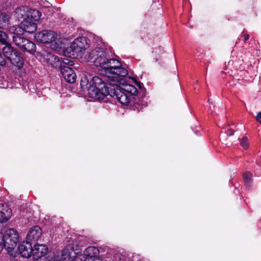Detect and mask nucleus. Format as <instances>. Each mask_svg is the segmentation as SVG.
<instances>
[{
    "mask_svg": "<svg viewBox=\"0 0 261 261\" xmlns=\"http://www.w3.org/2000/svg\"><path fill=\"white\" fill-rule=\"evenodd\" d=\"M128 74L127 70L122 67L120 61L110 58L104 69V75L112 84H121L124 77Z\"/></svg>",
    "mask_w": 261,
    "mask_h": 261,
    "instance_id": "nucleus-1",
    "label": "nucleus"
},
{
    "mask_svg": "<svg viewBox=\"0 0 261 261\" xmlns=\"http://www.w3.org/2000/svg\"><path fill=\"white\" fill-rule=\"evenodd\" d=\"M89 57L90 59H94V63L96 66L100 67L103 69L110 58L108 57L104 48L101 46L96 47L90 52Z\"/></svg>",
    "mask_w": 261,
    "mask_h": 261,
    "instance_id": "nucleus-2",
    "label": "nucleus"
},
{
    "mask_svg": "<svg viewBox=\"0 0 261 261\" xmlns=\"http://www.w3.org/2000/svg\"><path fill=\"white\" fill-rule=\"evenodd\" d=\"M2 237L5 244V249L8 253L11 252L17 246L18 242L19 234L14 228L7 230Z\"/></svg>",
    "mask_w": 261,
    "mask_h": 261,
    "instance_id": "nucleus-3",
    "label": "nucleus"
},
{
    "mask_svg": "<svg viewBox=\"0 0 261 261\" xmlns=\"http://www.w3.org/2000/svg\"><path fill=\"white\" fill-rule=\"evenodd\" d=\"M57 34L53 31L44 30L36 33L34 38L36 41L42 43H51V48H57L59 44L57 43Z\"/></svg>",
    "mask_w": 261,
    "mask_h": 261,
    "instance_id": "nucleus-4",
    "label": "nucleus"
},
{
    "mask_svg": "<svg viewBox=\"0 0 261 261\" xmlns=\"http://www.w3.org/2000/svg\"><path fill=\"white\" fill-rule=\"evenodd\" d=\"M13 42L22 51L33 54L36 50V45L31 41L19 35H15L12 38Z\"/></svg>",
    "mask_w": 261,
    "mask_h": 261,
    "instance_id": "nucleus-5",
    "label": "nucleus"
},
{
    "mask_svg": "<svg viewBox=\"0 0 261 261\" xmlns=\"http://www.w3.org/2000/svg\"><path fill=\"white\" fill-rule=\"evenodd\" d=\"M99 249L93 246L87 247L84 251V253L76 258L75 261H103L99 256Z\"/></svg>",
    "mask_w": 261,
    "mask_h": 261,
    "instance_id": "nucleus-6",
    "label": "nucleus"
},
{
    "mask_svg": "<svg viewBox=\"0 0 261 261\" xmlns=\"http://www.w3.org/2000/svg\"><path fill=\"white\" fill-rule=\"evenodd\" d=\"M109 95L112 97L115 96L120 103L124 105H127L130 100L129 95L118 86H114L109 90Z\"/></svg>",
    "mask_w": 261,
    "mask_h": 261,
    "instance_id": "nucleus-7",
    "label": "nucleus"
},
{
    "mask_svg": "<svg viewBox=\"0 0 261 261\" xmlns=\"http://www.w3.org/2000/svg\"><path fill=\"white\" fill-rule=\"evenodd\" d=\"M81 251L77 246L74 248L73 245L67 246L62 251L61 259L62 261H75L76 258H80L76 255Z\"/></svg>",
    "mask_w": 261,
    "mask_h": 261,
    "instance_id": "nucleus-8",
    "label": "nucleus"
},
{
    "mask_svg": "<svg viewBox=\"0 0 261 261\" xmlns=\"http://www.w3.org/2000/svg\"><path fill=\"white\" fill-rule=\"evenodd\" d=\"M8 39V35L5 32L0 31V42L5 45V46L2 48L3 56L4 58L5 57L7 59L12 55V54L16 49L9 42Z\"/></svg>",
    "mask_w": 261,
    "mask_h": 261,
    "instance_id": "nucleus-9",
    "label": "nucleus"
},
{
    "mask_svg": "<svg viewBox=\"0 0 261 261\" xmlns=\"http://www.w3.org/2000/svg\"><path fill=\"white\" fill-rule=\"evenodd\" d=\"M87 88V94L91 98V100H102L109 96L108 89H105V91H101L100 89L91 85Z\"/></svg>",
    "mask_w": 261,
    "mask_h": 261,
    "instance_id": "nucleus-10",
    "label": "nucleus"
},
{
    "mask_svg": "<svg viewBox=\"0 0 261 261\" xmlns=\"http://www.w3.org/2000/svg\"><path fill=\"white\" fill-rule=\"evenodd\" d=\"M119 85H121V87H119L122 90H123L125 92L127 93L128 95H136L139 92V94L141 95V96H144L145 95L144 89L142 88L143 85L140 83H137V86L139 88V91H138V90L136 87H135L133 85L124 83L123 82V79L121 81V84L120 83L117 85H115V86H118Z\"/></svg>",
    "mask_w": 261,
    "mask_h": 261,
    "instance_id": "nucleus-11",
    "label": "nucleus"
},
{
    "mask_svg": "<svg viewBox=\"0 0 261 261\" xmlns=\"http://www.w3.org/2000/svg\"><path fill=\"white\" fill-rule=\"evenodd\" d=\"M88 47V40L86 37H82L74 40L70 46V48L74 53H83Z\"/></svg>",
    "mask_w": 261,
    "mask_h": 261,
    "instance_id": "nucleus-12",
    "label": "nucleus"
},
{
    "mask_svg": "<svg viewBox=\"0 0 261 261\" xmlns=\"http://www.w3.org/2000/svg\"><path fill=\"white\" fill-rule=\"evenodd\" d=\"M34 247L32 251V257L33 259L38 260L43 257H45L47 254L48 248L47 246L43 244L35 243L33 244Z\"/></svg>",
    "mask_w": 261,
    "mask_h": 261,
    "instance_id": "nucleus-13",
    "label": "nucleus"
},
{
    "mask_svg": "<svg viewBox=\"0 0 261 261\" xmlns=\"http://www.w3.org/2000/svg\"><path fill=\"white\" fill-rule=\"evenodd\" d=\"M42 233V229L39 226H34L28 231L26 240L32 244L37 243L36 242L41 236Z\"/></svg>",
    "mask_w": 261,
    "mask_h": 261,
    "instance_id": "nucleus-14",
    "label": "nucleus"
},
{
    "mask_svg": "<svg viewBox=\"0 0 261 261\" xmlns=\"http://www.w3.org/2000/svg\"><path fill=\"white\" fill-rule=\"evenodd\" d=\"M105 75L102 78L97 76H95L92 78V82L93 86L97 87L101 90V91H105V89H108L110 90L112 88L113 86L117 85L118 84H112L113 82L109 80V83H105Z\"/></svg>",
    "mask_w": 261,
    "mask_h": 261,
    "instance_id": "nucleus-15",
    "label": "nucleus"
},
{
    "mask_svg": "<svg viewBox=\"0 0 261 261\" xmlns=\"http://www.w3.org/2000/svg\"><path fill=\"white\" fill-rule=\"evenodd\" d=\"M44 62L48 65L54 68H58L62 66L61 59L50 53H45L43 54Z\"/></svg>",
    "mask_w": 261,
    "mask_h": 261,
    "instance_id": "nucleus-16",
    "label": "nucleus"
},
{
    "mask_svg": "<svg viewBox=\"0 0 261 261\" xmlns=\"http://www.w3.org/2000/svg\"><path fill=\"white\" fill-rule=\"evenodd\" d=\"M33 244L27 241H23L18 245V249L21 256L28 258L32 255Z\"/></svg>",
    "mask_w": 261,
    "mask_h": 261,
    "instance_id": "nucleus-17",
    "label": "nucleus"
},
{
    "mask_svg": "<svg viewBox=\"0 0 261 261\" xmlns=\"http://www.w3.org/2000/svg\"><path fill=\"white\" fill-rule=\"evenodd\" d=\"M12 210L6 203H0V223L7 222L12 216Z\"/></svg>",
    "mask_w": 261,
    "mask_h": 261,
    "instance_id": "nucleus-18",
    "label": "nucleus"
},
{
    "mask_svg": "<svg viewBox=\"0 0 261 261\" xmlns=\"http://www.w3.org/2000/svg\"><path fill=\"white\" fill-rule=\"evenodd\" d=\"M61 72L65 80L70 83H73L76 80V75L70 67H62Z\"/></svg>",
    "mask_w": 261,
    "mask_h": 261,
    "instance_id": "nucleus-19",
    "label": "nucleus"
},
{
    "mask_svg": "<svg viewBox=\"0 0 261 261\" xmlns=\"http://www.w3.org/2000/svg\"><path fill=\"white\" fill-rule=\"evenodd\" d=\"M8 59L10 60L13 65L18 68L21 67L23 64V59L20 56V53L16 49Z\"/></svg>",
    "mask_w": 261,
    "mask_h": 261,
    "instance_id": "nucleus-20",
    "label": "nucleus"
},
{
    "mask_svg": "<svg viewBox=\"0 0 261 261\" xmlns=\"http://www.w3.org/2000/svg\"><path fill=\"white\" fill-rule=\"evenodd\" d=\"M21 28L26 32L33 33L37 29V24L35 22L27 19L21 21Z\"/></svg>",
    "mask_w": 261,
    "mask_h": 261,
    "instance_id": "nucleus-21",
    "label": "nucleus"
},
{
    "mask_svg": "<svg viewBox=\"0 0 261 261\" xmlns=\"http://www.w3.org/2000/svg\"><path fill=\"white\" fill-rule=\"evenodd\" d=\"M10 13H1L0 14V29L7 30L10 25Z\"/></svg>",
    "mask_w": 261,
    "mask_h": 261,
    "instance_id": "nucleus-22",
    "label": "nucleus"
},
{
    "mask_svg": "<svg viewBox=\"0 0 261 261\" xmlns=\"http://www.w3.org/2000/svg\"><path fill=\"white\" fill-rule=\"evenodd\" d=\"M28 15V10H25L23 7L17 8L14 12L15 16L18 19V21H21L27 20Z\"/></svg>",
    "mask_w": 261,
    "mask_h": 261,
    "instance_id": "nucleus-23",
    "label": "nucleus"
},
{
    "mask_svg": "<svg viewBox=\"0 0 261 261\" xmlns=\"http://www.w3.org/2000/svg\"><path fill=\"white\" fill-rule=\"evenodd\" d=\"M41 16V13L36 9L31 10L27 15V19L33 22L38 21Z\"/></svg>",
    "mask_w": 261,
    "mask_h": 261,
    "instance_id": "nucleus-24",
    "label": "nucleus"
},
{
    "mask_svg": "<svg viewBox=\"0 0 261 261\" xmlns=\"http://www.w3.org/2000/svg\"><path fill=\"white\" fill-rule=\"evenodd\" d=\"M113 261H133L131 257L126 254L120 253L115 254L113 256Z\"/></svg>",
    "mask_w": 261,
    "mask_h": 261,
    "instance_id": "nucleus-25",
    "label": "nucleus"
},
{
    "mask_svg": "<svg viewBox=\"0 0 261 261\" xmlns=\"http://www.w3.org/2000/svg\"><path fill=\"white\" fill-rule=\"evenodd\" d=\"M252 173L249 171H247L243 174V180L245 185L249 187L252 182Z\"/></svg>",
    "mask_w": 261,
    "mask_h": 261,
    "instance_id": "nucleus-26",
    "label": "nucleus"
},
{
    "mask_svg": "<svg viewBox=\"0 0 261 261\" xmlns=\"http://www.w3.org/2000/svg\"><path fill=\"white\" fill-rule=\"evenodd\" d=\"M21 25L20 27H18L16 25H13L12 26H10L9 25V28L8 30L10 33L16 34L17 35L22 33V31L21 30Z\"/></svg>",
    "mask_w": 261,
    "mask_h": 261,
    "instance_id": "nucleus-27",
    "label": "nucleus"
},
{
    "mask_svg": "<svg viewBox=\"0 0 261 261\" xmlns=\"http://www.w3.org/2000/svg\"><path fill=\"white\" fill-rule=\"evenodd\" d=\"M240 145L245 149H247L249 147L248 140L247 137H243L240 141Z\"/></svg>",
    "mask_w": 261,
    "mask_h": 261,
    "instance_id": "nucleus-28",
    "label": "nucleus"
},
{
    "mask_svg": "<svg viewBox=\"0 0 261 261\" xmlns=\"http://www.w3.org/2000/svg\"><path fill=\"white\" fill-rule=\"evenodd\" d=\"M61 62H62V66H60V70L61 69L62 67H68L66 65H72V63H73L72 61L70 60L67 58L61 59Z\"/></svg>",
    "mask_w": 261,
    "mask_h": 261,
    "instance_id": "nucleus-29",
    "label": "nucleus"
},
{
    "mask_svg": "<svg viewBox=\"0 0 261 261\" xmlns=\"http://www.w3.org/2000/svg\"><path fill=\"white\" fill-rule=\"evenodd\" d=\"M2 237V232H0V253L3 251V249L5 248V244L4 243V240Z\"/></svg>",
    "mask_w": 261,
    "mask_h": 261,
    "instance_id": "nucleus-30",
    "label": "nucleus"
},
{
    "mask_svg": "<svg viewBox=\"0 0 261 261\" xmlns=\"http://www.w3.org/2000/svg\"><path fill=\"white\" fill-rule=\"evenodd\" d=\"M234 131L233 129L229 128L227 130L225 131V133L227 135L228 137L232 136L234 134Z\"/></svg>",
    "mask_w": 261,
    "mask_h": 261,
    "instance_id": "nucleus-31",
    "label": "nucleus"
},
{
    "mask_svg": "<svg viewBox=\"0 0 261 261\" xmlns=\"http://www.w3.org/2000/svg\"><path fill=\"white\" fill-rule=\"evenodd\" d=\"M255 118L257 121L261 123V115H256Z\"/></svg>",
    "mask_w": 261,
    "mask_h": 261,
    "instance_id": "nucleus-32",
    "label": "nucleus"
},
{
    "mask_svg": "<svg viewBox=\"0 0 261 261\" xmlns=\"http://www.w3.org/2000/svg\"><path fill=\"white\" fill-rule=\"evenodd\" d=\"M249 38V35H245L244 36V41H246Z\"/></svg>",
    "mask_w": 261,
    "mask_h": 261,
    "instance_id": "nucleus-33",
    "label": "nucleus"
},
{
    "mask_svg": "<svg viewBox=\"0 0 261 261\" xmlns=\"http://www.w3.org/2000/svg\"><path fill=\"white\" fill-rule=\"evenodd\" d=\"M48 261H60L59 260H56L55 259L49 260Z\"/></svg>",
    "mask_w": 261,
    "mask_h": 261,
    "instance_id": "nucleus-34",
    "label": "nucleus"
},
{
    "mask_svg": "<svg viewBox=\"0 0 261 261\" xmlns=\"http://www.w3.org/2000/svg\"><path fill=\"white\" fill-rule=\"evenodd\" d=\"M257 114H259V115H260L261 114V112H259L257 113Z\"/></svg>",
    "mask_w": 261,
    "mask_h": 261,
    "instance_id": "nucleus-35",
    "label": "nucleus"
}]
</instances>
